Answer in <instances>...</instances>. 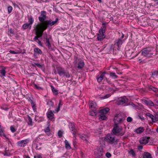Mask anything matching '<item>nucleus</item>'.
I'll use <instances>...</instances> for the list:
<instances>
[{"instance_id": "5fc2aeb1", "label": "nucleus", "mask_w": 158, "mask_h": 158, "mask_svg": "<svg viewBox=\"0 0 158 158\" xmlns=\"http://www.w3.org/2000/svg\"><path fill=\"white\" fill-rule=\"evenodd\" d=\"M127 121L128 122H131L132 121V118L131 117H128L127 118Z\"/></svg>"}, {"instance_id": "c85d7f7f", "label": "nucleus", "mask_w": 158, "mask_h": 158, "mask_svg": "<svg viewBox=\"0 0 158 158\" xmlns=\"http://www.w3.org/2000/svg\"><path fill=\"white\" fill-rule=\"evenodd\" d=\"M128 153L132 156V157H135L136 156L135 153L133 149H131L130 151H128Z\"/></svg>"}, {"instance_id": "ddd939ff", "label": "nucleus", "mask_w": 158, "mask_h": 158, "mask_svg": "<svg viewBox=\"0 0 158 158\" xmlns=\"http://www.w3.org/2000/svg\"><path fill=\"white\" fill-rule=\"evenodd\" d=\"M42 54V52L40 49L38 48H34V55L35 57H37L38 56Z\"/></svg>"}, {"instance_id": "423d86ee", "label": "nucleus", "mask_w": 158, "mask_h": 158, "mask_svg": "<svg viewBox=\"0 0 158 158\" xmlns=\"http://www.w3.org/2000/svg\"><path fill=\"white\" fill-rule=\"evenodd\" d=\"M109 110L110 109L106 107L105 108L102 109L99 111V112L100 114L99 115V118L100 120H105L107 118L105 114L108 112Z\"/></svg>"}, {"instance_id": "72a5a7b5", "label": "nucleus", "mask_w": 158, "mask_h": 158, "mask_svg": "<svg viewBox=\"0 0 158 158\" xmlns=\"http://www.w3.org/2000/svg\"><path fill=\"white\" fill-rule=\"evenodd\" d=\"M28 20L29 22V24L31 25L34 22V19L31 16L28 18Z\"/></svg>"}, {"instance_id": "6e6552de", "label": "nucleus", "mask_w": 158, "mask_h": 158, "mask_svg": "<svg viewBox=\"0 0 158 158\" xmlns=\"http://www.w3.org/2000/svg\"><path fill=\"white\" fill-rule=\"evenodd\" d=\"M75 62V66L79 69H81L84 67V63L82 60L76 58Z\"/></svg>"}, {"instance_id": "f3484780", "label": "nucleus", "mask_w": 158, "mask_h": 158, "mask_svg": "<svg viewBox=\"0 0 158 158\" xmlns=\"http://www.w3.org/2000/svg\"><path fill=\"white\" fill-rule=\"evenodd\" d=\"M102 25H104L101 28V29L99 30V35H105L104 34L105 33L106 27L105 26V24L103 23Z\"/></svg>"}, {"instance_id": "a19ab883", "label": "nucleus", "mask_w": 158, "mask_h": 158, "mask_svg": "<svg viewBox=\"0 0 158 158\" xmlns=\"http://www.w3.org/2000/svg\"><path fill=\"white\" fill-rule=\"evenodd\" d=\"M95 110H92V111L90 112V114L92 116H95L96 114V112H95Z\"/></svg>"}, {"instance_id": "c03bdc74", "label": "nucleus", "mask_w": 158, "mask_h": 158, "mask_svg": "<svg viewBox=\"0 0 158 158\" xmlns=\"http://www.w3.org/2000/svg\"><path fill=\"white\" fill-rule=\"evenodd\" d=\"M47 105L50 106H53L54 103L51 101H49L47 102Z\"/></svg>"}, {"instance_id": "39448f33", "label": "nucleus", "mask_w": 158, "mask_h": 158, "mask_svg": "<svg viewBox=\"0 0 158 158\" xmlns=\"http://www.w3.org/2000/svg\"><path fill=\"white\" fill-rule=\"evenodd\" d=\"M56 69L57 73L60 76L63 75L67 78H69L70 77V74L69 73L67 72L64 68L60 67H56Z\"/></svg>"}, {"instance_id": "de8ad7c7", "label": "nucleus", "mask_w": 158, "mask_h": 158, "mask_svg": "<svg viewBox=\"0 0 158 158\" xmlns=\"http://www.w3.org/2000/svg\"><path fill=\"white\" fill-rule=\"evenodd\" d=\"M9 52L10 53H11V54H19L21 52H16L14 51H12V50H10V51H9Z\"/></svg>"}, {"instance_id": "2f4dec72", "label": "nucleus", "mask_w": 158, "mask_h": 158, "mask_svg": "<svg viewBox=\"0 0 158 158\" xmlns=\"http://www.w3.org/2000/svg\"><path fill=\"white\" fill-rule=\"evenodd\" d=\"M110 77H112L114 79H117L118 77L116 75L115 73L112 72H110Z\"/></svg>"}, {"instance_id": "4c0bfd02", "label": "nucleus", "mask_w": 158, "mask_h": 158, "mask_svg": "<svg viewBox=\"0 0 158 158\" xmlns=\"http://www.w3.org/2000/svg\"><path fill=\"white\" fill-rule=\"evenodd\" d=\"M39 20L41 22H42L41 23H40V24H42L43 23H44L45 21H44L45 19H46L45 18H44L43 17H39Z\"/></svg>"}, {"instance_id": "1a4fd4ad", "label": "nucleus", "mask_w": 158, "mask_h": 158, "mask_svg": "<svg viewBox=\"0 0 158 158\" xmlns=\"http://www.w3.org/2000/svg\"><path fill=\"white\" fill-rule=\"evenodd\" d=\"M29 140L26 139L24 140H22L17 142V145L20 147H24L28 143Z\"/></svg>"}, {"instance_id": "5701e85b", "label": "nucleus", "mask_w": 158, "mask_h": 158, "mask_svg": "<svg viewBox=\"0 0 158 158\" xmlns=\"http://www.w3.org/2000/svg\"><path fill=\"white\" fill-rule=\"evenodd\" d=\"M146 115L151 118L152 122L154 123V116L153 115L149 113H146Z\"/></svg>"}, {"instance_id": "4468645a", "label": "nucleus", "mask_w": 158, "mask_h": 158, "mask_svg": "<svg viewBox=\"0 0 158 158\" xmlns=\"http://www.w3.org/2000/svg\"><path fill=\"white\" fill-rule=\"evenodd\" d=\"M106 73L103 72L100 76H98L97 78V81L98 82H101L103 79L105 78V74Z\"/></svg>"}, {"instance_id": "4d7b16f0", "label": "nucleus", "mask_w": 158, "mask_h": 158, "mask_svg": "<svg viewBox=\"0 0 158 158\" xmlns=\"http://www.w3.org/2000/svg\"><path fill=\"white\" fill-rule=\"evenodd\" d=\"M32 108L34 111H35L36 110V107L35 104H33V105H32Z\"/></svg>"}, {"instance_id": "a211bd4d", "label": "nucleus", "mask_w": 158, "mask_h": 158, "mask_svg": "<svg viewBox=\"0 0 158 158\" xmlns=\"http://www.w3.org/2000/svg\"><path fill=\"white\" fill-rule=\"evenodd\" d=\"M48 118L49 119H52L53 118L54 114L52 111H48L47 113Z\"/></svg>"}, {"instance_id": "680f3d73", "label": "nucleus", "mask_w": 158, "mask_h": 158, "mask_svg": "<svg viewBox=\"0 0 158 158\" xmlns=\"http://www.w3.org/2000/svg\"><path fill=\"white\" fill-rule=\"evenodd\" d=\"M139 117L140 119L141 120H144V118L142 116H140V114H139Z\"/></svg>"}, {"instance_id": "7c9ffc66", "label": "nucleus", "mask_w": 158, "mask_h": 158, "mask_svg": "<svg viewBox=\"0 0 158 158\" xmlns=\"http://www.w3.org/2000/svg\"><path fill=\"white\" fill-rule=\"evenodd\" d=\"M46 46L49 48L51 47V44L50 43L49 40L48 38H46Z\"/></svg>"}, {"instance_id": "052dcab7", "label": "nucleus", "mask_w": 158, "mask_h": 158, "mask_svg": "<svg viewBox=\"0 0 158 158\" xmlns=\"http://www.w3.org/2000/svg\"><path fill=\"white\" fill-rule=\"evenodd\" d=\"M143 148V147L142 146H138L137 148V149L139 150H141Z\"/></svg>"}, {"instance_id": "393cba45", "label": "nucleus", "mask_w": 158, "mask_h": 158, "mask_svg": "<svg viewBox=\"0 0 158 158\" xmlns=\"http://www.w3.org/2000/svg\"><path fill=\"white\" fill-rule=\"evenodd\" d=\"M70 128L71 130L73 131L74 130H76L75 127L74 123H70Z\"/></svg>"}, {"instance_id": "c9c22d12", "label": "nucleus", "mask_w": 158, "mask_h": 158, "mask_svg": "<svg viewBox=\"0 0 158 158\" xmlns=\"http://www.w3.org/2000/svg\"><path fill=\"white\" fill-rule=\"evenodd\" d=\"M0 73L3 76H5L6 72L5 69H2L0 70Z\"/></svg>"}, {"instance_id": "603ef678", "label": "nucleus", "mask_w": 158, "mask_h": 158, "mask_svg": "<svg viewBox=\"0 0 158 158\" xmlns=\"http://www.w3.org/2000/svg\"><path fill=\"white\" fill-rule=\"evenodd\" d=\"M110 96V95L109 94H107L104 97H102L101 98L102 99H106L107 98H108Z\"/></svg>"}, {"instance_id": "6ab92c4d", "label": "nucleus", "mask_w": 158, "mask_h": 158, "mask_svg": "<svg viewBox=\"0 0 158 158\" xmlns=\"http://www.w3.org/2000/svg\"><path fill=\"white\" fill-rule=\"evenodd\" d=\"M123 42V41L121 39H119L115 41V43L114 44V45H116L118 48H119L122 45Z\"/></svg>"}, {"instance_id": "a878e982", "label": "nucleus", "mask_w": 158, "mask_h": 158, "mask_svg": "<svg viewBox=\"0 0 158 158\" xmlns=\"http://www.w3.org/2000/svg\"><path fill=\"white\" fill-rule=\"evenodd\" d=\"M65 144V148L67 149H71V146L70 145L68 141L66 140H65L64 141Z\"/></svg>"}, {"instance_id": "c756f323", "label": "nucleus", "mask_w": 158, "mask_h": 158, "mask_svg": "<svg viewBox=\"0 0 158 158\" xmlns=\"http://www.w3.org/2000/svg\"><path fill=\"white\" fill-rule=\"evenodd\" d=\"M51 89L52 92L56 95H57L58 94V90L55 89L53 86H51Z\"/></svg>"}, {"instance_id": "e433bc0d", "label": "nucleus", "mask_w": 158, "mask_h": 158, "mask_svg": "<svg viewBox=\"0 0 158 158\" xmlns=\"http://www.w3.org/2000/svg\"><path fill=\"white\" fill-rule=\"evenodd\" d=\"M42 148L41 143H39L36 144V149L37 150H40Z\"/></svg>"}, {"instance_id": "3c124183", "label": "nucleus", "mask_w": 158, "mask_h": 158, "mask_svg": "<svg viewBox=\"0 0 158 158\" xmlns=\"http://www.w3.org/2000/svg\"><path fill=\"white\" fill-rule=\"evenodd\" d=\"M154 107L156 106H158V101L155 100L154 101Z\"/></svg>"}, {"instance_id": "37998d69", "label": "nucleus", "mask_w": 158, "mask_h": 158, "mask_svg": "<svg viewBox=\"0 0 158 158\" xmlns=\"http://www.w3.org/2000/svg\"><path fill=\"white\" fill-rule=\"evenodd\" d=\"M13 9L11 6H9L8 7V12L9 14L12 11Z\"/></svg>"}, {"instance_id": "79ce46f5", "label": "nucleus", "mask_w": 158, "mask_h": 158, "mask_svg": "<svg viewBox=\"0 0 158 158\" xmlns=\"http://www.w3.org/2000/svg\"><path fill=\"white\" fill-rule=\"evenodd\" d=\"M44 131L45 133H49L50 131V129L49 126L48 127L44 129Z\"/></svg>"}, {"instance_id": "dca6fc26", "label": "nucleus", "mask_w": 158, "mask_h": 158, "mask_svg": "<svg viewBox=\"0 0 158 158\" xmlns=\"http://www.w3.org/2000/svg\"><path fill=\"white\" fill-rule=\"evenodd\" d=\"M144 102L148 106H154V103L152 101L144 100Z\"/></svg>"}, {"instance_id": "6e6d98bb", "label": "nucleus", "mask_w": 158, "mask_h": 158, "mask_svg": "<svg viewBox=\"0 0 158 158\" xmlns=\"http://www.w3.org/2000/svg\"><path fill=\"white\" fill-rule=\"evenodd\" d=\"M106 156L108 158H110L111 156V154L109 152H107L106 154Z\"/></svg>"}, {"instance_id": "774afa93", "label": "nucleus", "mask_w": 158, "mask_h": 158, "mask_svg": "<svg viewBox=\"0 0 158 158\" xmlns=\"http://www.w3.org/2000/svg\"><path fill=\"white\" fill-rule=\"evenodd\" d=\"M124 37V35L123 34H122V35L121 36V38L120 39H122Z\"/></svg>"}, {"instance_id": "864d4df0", "label": "nucleus", "mask_w": 158, "mask_h": 158, "mask_svg": "<svg viewBox=\"0 0 158 158\" xmlns=\"http://www.w3.org/2000/svg\"><path fill=\"white\" fill-rule=\"evenodd\" d=\"M73 135L74 137H75V140L76 139V134H77V131L76 130H74L73 131Z\"/></svg>"}, {"instance_id": "cd10ccee", "label": "nucleus", "mask_w": 158, "mask_h": 158, "mask_svg": "<svg viewBox=\"0 0 158 158\" xmlns=\"http://www.w3.org/2000/svg\"><path fill=\"white\" fill-rule=\"evenodd\" d=\"M105 37V35H99L97 39L99 41H102Z\"/></svg>"}, {"instance_id": "0e129e2a", "label": "nucleus", "mask_w": 158, "mask_h": 158, "mask_svg": "<svg viewBox=\"0 0 158 158\" xmlns=\"http://www.w3.org/2000/svg\"><path fill=\"white\" fill-rule=\"evenodd\" d=\"M30 103H31L32 106L33 105V104H35L33 102V101L32 100H31L30 101Z\"/></svg>"}, {"instance_id": "09e8293b", "label": "nucleus", "mask_w": 158, "mask_h": 158, "mask_svg": "<svg viewBox=\"0 0 158 158\" xmlns=\"http://www.w3.org/2000/svg\"><path fill=\"white\" fill-rule=\"evenodd\" d=\"M34 85L36 89L38 90L42 89H43L42 88L39 86H38V85H36L35 84H34Z\"/></svg>"}, {"instance_id": "8fccbe9b", "label": "nucleus", "mask_w": 158, "mask_h": 158, "mask_svg": "<svg viewBox=\"0 0 158 158\" xmlns=\"http://www.w3.org/2000/svg\"><path fill=\"white\" fill-rule=\"evenodd\" d=\"M63 132L60 131H59L58 133V135L60 137H61L62 136Z\"/></svg>"}, {"instance_id": "473e14b6", "label": "nucleus", "mask_w": 158, "mask_h": 158, "mask_svg": "<svg viewBox=\"0 0 158 158\" xmlns=\"http://www.w3.org/2000/svg\"><path fill=\"white\" fill-rule=\"evenodd\" d=\"M149 88L156 92H158V89L153 87L152 86H150L149 87Z\"/></svg>"}, {"instance_id": "49530a36", "label": "nucleus", "mask_w": 158, "mask_h": 158, "mask_svg": "<svg viewBox=\"0 0 158 158\" xmlns=\"http://www.w3.org/2000/svg\"><path fill=\"white\" fill-rule=\"evenodd\" d=\"M10 129L11 131L13 132H14L16 131V130L15 129V127L13 126L10 127Z\"/></svg>"}, {"instance_id": "412c9836", "label": "nucleus", "mask_w": 158, "mask_h": 158, "mask_svg": "<svg viewBox=\"0 0 158 158\" xmlns=\"http://www.w3.org/2000/svg\"><path fill=\"white\" fill-rule=\"evenodd\" d=\"M96 106V103L93 101L90 103L89 104V107L92 109V110H95Z\"/></svg>"}, {"instance_id": "f8f14e48", "label": "nucleus", "mask_w": 158, "mask_h": 158, "mask_svg": "<svg viewBox=\"0 0 158 158\" xmlns=\"http://www.w3.org/2000/svg\"><path fill=\"white\" fill-rule=\"evenodd\" d=\"M150 138L149 137H143L140 139L139 142L141 144L145 145L148 142Z\"/></svg>"}, {"instance_id": "f704fd0d", "label": "nucleus", "mask_w": 158, "mask_h": 158, "mask_svg": "<svg viewBox=\"0 0 158 158\" xmlns=\"http://www.w3.org/2000/svg\"><path fill=\"white\" fill-rule=\"evenodd\" d=\"M40 14V16L41 17L46 19V13L45 11H42L41 12Z\"/></svg>"}, {"instance_id": "20e7f679", "label": "nucleus", "mask_w": 158, "mask_h": 158, "mask_svg": "<svg viewBox=\"0 0 158 158\" xmlns=\"http://www.w3.org/2000/svg\"><path fill=\"white\" fill-rule=\"evenodd\" d=\"M122 127L119 126L118 125L114 124L112 131L115 135L122 136L124 134V133L122 131Z\"/></svg>"}, {"instance_id": "b1692460", "label": "nucleus", "mask_w": 158, "mask_h": 158, "mask_svg": "<svg viewBox=\"0 0 158 158\" xmlns=\"http://www.w3.org/2000/svg\"><path fill=\"white\" fill-rule=\"evenodd\" d=\"M143 131L144 129L143 128L140 127L136 129L135 132L137 134H140L143 132Z\"/></svg>"}, {"instance_id": "13d9d810", "label": "nucleus", "mask_w": 158, "mask_h": 158, "mask_svg": "<svg viewBox=\"0 0 158 158\" xmlns=\"http://www.w3.org/2000/svg\"><path fill=\"white\" fill-rule=\"evenodd\" d=\"M4 132L2 129H0V135H3L4 134Z\"/></svg>"}, {"instance_id": "bf43d9fd", "label": "nucleus", "mask_w": 158, "mask_h": 158, "mask_svg": "<svg viewBox=\"0 0 158 158\" xmlns=\"http://www.w3.org/2000/svg\"><path fill=\"white\" fill-rule=\"evenodd\" d=\"M9 31L10 32V34H11L12 35H14V31L12 29H10L9 30Z\"/></svg>"}, {"instance_id": "f03ea898", "label": "nucleus", "mask_w": 158, "mask_h": 158, "mask_svg": "<svg viewBox=\"0 0 158 158\" xmlns=\"http://www.w3.org/2000/svg\"><path fill=\"white\" fill-rule=\"evenodd\" d=\"M114 135L112 134H107L105 137V140L110 144L117 143L119 141V139H116Z\"/></svg>"}, {"instance_id": "0eeeda50", "label": "nucleus", "mask_w": 158, "mask_h": 158, "mask_svg": "<svg viewBox=\"0 0 158 158\" xmlns=\"http://www.w3.org/2000/svg\"><path fill=\"white\" fill-rule=\"evenodd\" d=\"M153 49L152 48H147L143 50L142 52V56L145 57H149L153 54L152 50Z\"/></svg>"}, {"instance_id": "58836bf2", "label": "nucleus", "mask_w": 158, "mask_h": 158, "mask_svg": "<svg viewBox=\"0 0 158 158\" xmlns=\"http://www.w3.org/2000/svg\"><path fill=\"white\" fill-rule=\"evenodd\" d=\"M61 100H60L59 101V102L58 103V107L56 110V112H58L60 110V106H61L62 105V104H61Z\"/></svg>"}, {"instance_id": "69168bd1", "label": "nucleus", "mask_w": 158, "mask_h": 158, "mask_svg": "<svg viewBox=\"0 0 158 158\" xmlns=\"http://www.w3.org/2000/svg\"><path fill=\"white\" fill-rule=\"evenodd\" d=\"M131 105L133 107H135V104L133 103H132V104H131Z\"/></svg>"}, {"instance_id": "9b49d317", "label": "nucleus", "mask_w": 158, "mask_h": 158, "mask_svg": "<svg viewBox=\"0 0 158 158\" xmlns=\"http://www.w3.org/2000/svg\"><path fill=\"white\" fill-rule=\"evenodd\" d=\"M95 154L97 158H100L103 155V151L102 148H99L95 152Z\"/></svg>"}, {"instance_id": "9d476101", "label": "nucleus", "mask_w": 158, "mask_h": 158, "mask_svg": "<svg viewBox=\"0 0 158 158\" xmlns=\"http://www.w3.org/2000/svg\"><path fill=\"white\" fill-rule=\"evenodd\" d=\"M128 99L126 97H121L118 99L117 104L118 105H123L127 102Z\"/></svg>"}, {"instance_id": "aec40b11", "label": "nucleus", "mask_w": 158, "mask_h": 158, "mask_svg": "<svg viewBox=\"0 0 158 158\" xmlns=\"http://www.w3.org/2000/svg\"><path fill=\"white\" fill-rule=\"evenodd\" d=\"M143 158H152V156L149 153L145 152L142 154Z\"/></svg>"}, {"instance_id": "7ed1b4c3", "label": "nucleus", "mask_w": 158, "mask_h": 158, "mask_svg": "<svg viewBox=\"0 0 158 158\" xmlns=\"http://www.w3.org/2000/svg\"><path fill=\"white\" fill-rule=\"evenodd\" d=\"M125 116L123 113L116 114L114 118V124L118 125L122 123L125 119Z\"/></svg>"}, {"instance_id": "4be33fe9", "label": "nucleus", "mask_w": 158, "mask_h": 158, "mask_svg": "<svg viewBox=\"0 0 158 158\" xmlns=\"http://www.w3.org/2000/svg\"><path fill=\"white\" fill-rule=\"evenodd\" d=\"M158 75V71H155L152 73V77L154 79H155L156 78H157V75Z\"/></svg>"}, {"instance_id": "e2e57ef3", "label": "nucleus", "mask_w": 158, "mask_h": 158, "mask_svg": "<svg viewBox=\"0 0 158 158\" xmlns=\"http://www.w3.org/2000/svg\"><path fill=\"white\" fill-rule=\"evenodd\" d=\"M29 121L31 123V125H32V120L31 118L30 117L29 119Z\"/></svg>"}, {"instance_id": "f257e3e1", "label": "nucleus", "mask_w": 158, "mask_h": 158, "mask_svg": "<svg viewBox=\"0 0 158 158\" xmlns=\"http://www.w3.org/2000/svg\"><path fill=\"white\" fill-rule=\"evenodd\" d=\"M58 20V18H56L55 21H52L51 20H47L42 24H38L35 27V34L36 36L34 38L35 40H38V37H41L44 31L46 30L49 26H52L57 23Z\"/></svg>"}, {"instance_id": "2eb2a0df", "label": "nucleus", "mask_w": 158, "mask_h": 158, "mask_svg": "<svg viewBox=\"0 0 158 158\" xmlns=\"http://www.w3.org/2000/svg\"><path fill=\"white\" fill-rule=\"evenodd\" d=\"M78 135L81 139L85 141L86 143H88V141L87 140V139L89 138V136L88 135L85 134L82 135L78 134Z\"/></svg>"}, {"instance_id": "a18cd8bd", "label": "nucleus", "mask_w": 158, "mask_h": 158, "mask_svg": "<svg viewBox=\"0 0 158 158\" xmlns=\"http://www.w3.org/2000/svg\"><path fill=\"white\" fill-rule=\"evenodd\" d=\"M33 65H36L38 68H40L42 69L43 67V65L39 64L38 63H34V64Z\"/></svg>"}, {"instance_id": "338daca9", "label": "nucleus", "mask_w": 158, "mask_h": 158, "mask_svg": "<svg viewBox=\"0 0 158 158\" xmlns=\"http://www.w3.org/2000/svg\"><path fill=\"white\" fill-rule=\"evenodd\" d=\"M36 157L37 158H42V157L40 155H39L38 156H37Z\"/></svg>"}, {"instance_id": "bb28decb", "label": "nucleus", "mask_w": 158, "mask_h": 158, "mask_svg": "<svg viewBox=\"0 0 158 158\" xmlns=\"http://www.w3.org/2000/svg\"><path fill=\"white\" fill-rule=\"evenodd\" d=\"M31 25H30L29 23H25L23 25V29H26L29 27L30 29H31Z\"/></svg>"}, {"instance_id": "ea45409f", "label": "nucleus", "mask_w": 158, "mask_h": 158, "mask_svg": "<svg viewBox=\"0 0 158 158\" xmlns=\"http://www.w3.org/2000/svg\"><path fill=\"white\" fill-rule=\"evenodd\" d=\"M154 120V123H155L156 122L158 121V113H157L155 115Z\"/></svg>"}]
</instances>
